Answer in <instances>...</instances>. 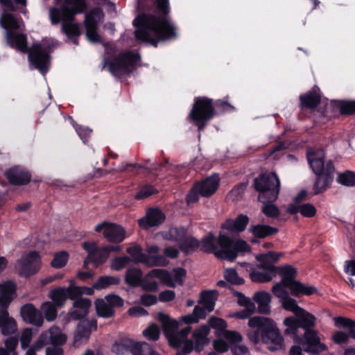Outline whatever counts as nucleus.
<instances>
[{"mask_svg":"<svg viewBox=\"0 0 355 355\" xmlns=\"http://www.w3.org/2000/svg\"><path fill=\"white\" fill-rule=\"evenodd\" d=\"M159 14H143L135 19V36L157 47L160 42L174 40L178 37L177 28L168 16L169 0H156Z\"/></svg>","mask_w":355,"mask_h":355,"instance_id":"1","label":"nucleus"},{"mask_svg":"<svg viewBox=\"0 0 355 355\" xmlns=\"http://www.w3.org/2000/svg\"><path fill=\"white\" fill-rule=\"evenodd\" d=\"M158 318L162 323L164 334L170 345L174 348L181 349L176 355H187L193 349L200 352L208 343L209 327L207 325H202L193 331V340L188 338L191 330V327L180 329V322L162 313L158 314Z\"/></svg>","mask_w":355,"mask_h":355,"instance_id":"2","label":"nucleus"},{"mask_svg":"<svg viewBox=\"0 0 355 355\" xmlns=\"http://www.w3.org/2000/svg\"><path fill=\"white\" fill-rule=\"evenodd\" d=\"M0 24L6 30V41L9 46L22 53H28L31 62L43 74L49 68L50 56L40 44H34L30 49L27 46V37L24 33H15L12 31L19 29V25L12 14L3 13L0 17Z\"/></svg>","mask_w":355,"mask_h":355,"instance_id":"3","label":"nucleus"},{"mask_svg":"<svg viewBox=\"0 0 355 355\" xmlns=\"http://www.w3.org/2000/svg\"><path fill=\"white\" fill-rule=\"evenodd\" d=\"M200 248L206 252H213L216 257L230 261L234 260L239 253L248 252L249 245L243 240L234 239L223 231L218 240L211 233L202 239Z\"/></svg>","mask_w":355,"mask_h":355,"instance_id":"4","label":"nucleus"},{"mask_svg":"<svg viewBox=\"0 0 355 355\" xmlns=\"http://www.w3.org/2000/svg\"><path fill=\"white\" fill-rule=\"evenodd\" d=\"M249 340L257 344L261 340L271 352L284 349V339L275 322L270 318L254 316L248 320Z\"/></svg>","mask_w":355,"mask_h":355,"instance_id":"5","label":"nucleus"},{"mask_svg":"<svg viewBox=\"0 0 355 355\" xmlns=\"http://www.w3.org/2000/svg\"><path fill=\"white\" fill-rule=\"evenodd\" d=\"M107 57L103 59V68L108 67L109 71L115 76L130 74L133 70V52L127 51L111 58L116 53V46L112 44H105Z\"/></svg>","mask_w":355,"mask_h":355,"instance_id":"6","label":"nucleus"},{"mask_svg":"<svg viewBox=\"0 0 355 355\" xmlns=\"http://www.w3.org/2000/svg\"><path fill=\"white\" fill-rule=\"evenodd\" d=\"M301 327L305 329L304 338L301 341L304 351L315 354L325 349V345L320 343L317 331L310 329L315 327L316 318L304 309L296 316Z\"/></svg>","mask_w":355,"mask_h":355,"instance_id":"7","label":"nucleus"},{"mask_svg":"<svg viewBox=\"0 0 355 355\" xmlns=\"http://www.w3.org/2000/svg\"><path fill=\"white\" fill-rule=\"evenodd\" d=\"M282 255V253L275 252L257 254L256 259L259 263L257 265V268L250 272V276L252 281L259 283L271 281L277 274L278 268L274 264Z\"/></svg>","mask_w":355,"mask_h":355,"instance_id":"8","label":"nucleus"},{"mask_svg":"<svg viewBox=\"0 0 355 355\" xmlns=\"http://www.w3.org/2000/svg\"><path fill=\"white\" fill-rule=\"evenodd\" d=\"M60 8H51L49 10L51 22L58 24L61 21H74L76 15L84 12L87 9L85 0H60Z\"/></svg>","mask_w":355,"mask_h":355,"instance_id":"9","label":"nucleus"},{"mask_svg":"<svg viewBox=\"0 0 355 355\" xmlns=\"http://www.w3.org/2000/svg\"><path fill=\"white\" fill-rule=\"evenodd\" d=\"M280 180L275 172L261 174L254 180V187L259 192V200L266 202V198L275 200L279 192Z\"/></svg>","mask_w":355,"mask_h":355,"instance_id":"10","label":"nucleus"},{"mask_svg":"<svg viewBox=\"0 0 355 355\" xmlns=\"http://www.w3.org/2000/svg\"><path fill=\"white\" fill-rule=\"evenodd\" d=\"M277 273H279L282 279V282L286 283L288 286L291 294L295 297L301 295H311L317 291L316 288L313 286L304 284L295 280L296 270L290 266L283 267H277Z\"/></svg>","mask_w":355,"mask_h":355,"instance_id":"11","label":"nucleus"},{"mask_svg":"<svg viewBox=\"0 0 355 355\" xmlns=\"http://www.w3.org/2000/svg\"><path fill=\"white\" fill-rule=\"evenodd\" d=\"M214 114L211 99L206 97H196L189 113V117L200 131L205 127L207 122L214 117Z\"/></svg>","mask_w":355,"mask_h":355,"instance_id":"12","label":"nucleus"},{"mask_svg":"<svg viewBox=\"0 0 355 355\" xmlns=\"http://www.w3.org/2000/svg\"><path fill=\"white\" fill-rule=\"evenodd\" d=\"M41 258L37 251H31L17 260L15 268L20 276L30 277L40 268Z\"/></svg>","mask_w":355,"mask_h":355,"instance_id":"13","label":"nucleus"},{"mask_svg":"<svg viewBox=\"0 0 355 355\" xmlns=\"http://www.w3.org/2000/svg\"><path fill=\"white\" fill-rule=\"evenodd\" d=\"M185 275L186 270L182 268H175L171 272L164 269H153L148 274V277L159 279L162 283L168 287L182 285Z\"/></svg>","mask_w":355,"mask_h":355,"instance_id":"14","label":"nucleus"},{"mask_svg":"<svg viewBox=\"0 0 355 355\" xmlns=\"http://www.w3.org/2000/svg\"><path fill=\"white\" fill-rule=\"evenodd\" d=\"M103 10L100 8H94L85 16L84 25L86 28V36L92 42H99L100 35L97 33L98 23L103 17Z\"/></svg>","mask_w":355,"mask_h":355,"instance_id":"15","label":"nucleus"},{"mask_svg":"<svg viewBox=\"0 0 355 355\" xmlns=\"http://www.w3.org/2000/svg\"><path fill=\"white\" fill-rule=\"evenodd\" d=\"M95 231L100 232L103 231L104 238L109 242L119 243L125 237V231L123 227L116 223L103 221L95 227Z\"/></svg>","mask_w":355,"mask_h":355,"instance_id":"16","label":"nucleus"},{"mask_svg":"<svg viewBox=\"0 0 355 355\" xmlns=\"http://www.w3.org/2000/svg\"><path fill=\"white\" fill-rule=\"evenodd\" d=\"M97 329V321L95 319H83L80 320L76 330L73 332V345L76 347H78L82 344L86 343L92 330Z\"/></svg>","mask_w":355,"mask_h":355,"instance_id":"17","label":"nucleus"},{"mask_svg":"<svg viewBox=\"0 0 355 355\" xmlns=\"http://www.w3.org/2000/svg\"><path fill=\"white\" fill-rule=\"evenodd\" d=\"M67 339L65 334L57 326H53L48 330L43 331L39 336L37 340L41 344H37L39 347L51 345L52 346L63 345Z\"/></svg>","mask_w":355,"mask_h":355,"instance_id":"18","label":"nucleus"},{"mask_svg":"<svg viewBox=\"0 0 355 355\" xmlns=\"http://www.w3.org/2000/svg\"><path fill=\"white\" fill-rule=\"evenodd\" d=\"M326 169L321 173H315L317 176L313 189L315 194L322 193L329 188L334 180L335 167L332 162H329Z\"/></svg>","mask_w":355,"mask_h":355,"instance_id":"19","label":"nucleus"},{"mask_svg":"<svg viewBox=\"0 0 355 355\" xmlns=\"http://www.w3.org/2000/svg\"><path fill=\"white\" fill-rule=\"evenodd\" d=\"M5 176L9 183L15 186L28 184L31 180V175L21 166H13L5 172Z\"/></svg>","mask_w":355,"mask_h":355,"instance_id":"20","label":"nucleus"},{"mask_svg":"<svg viewBox=\"0 0 355 355\" xmlns=\"http://www.w3.org/2000/svg\"><path fill=\"white\" fill-rule=\"evenodd\" d=\"M73 307L75 308L73 311H71L67 313L68 320H83L88 314L89 310L92 306V301L86 297H77L73 300Z\"/></svg>","mask_w":355,"mask_h":355,"instance_id":"21","label":"nucleus"},{"mask_svg":"<svg viewBox=\"0 0 355 355\" xmlns=\"http://www.w3.org/2000/svg\"><path fill=\"white\" fill-rule=\"evenodd\" d=\"M209 324L211 327L220 331V336L230 343H238L242 340V336L239 332L226 330L227 323L223 319L211 318L209 320Z\"/></svg>","mask_w":355,"mask_h":355,"instance_id":"22","label":"nucleus"},{"mask_svg":"<svg viewBox=\"0 0 355 355\" xmlns=\"http://www.w3.org/2000/svg\"><path fill=\"white\" fill-rule=\"evenodd\" d=\"M21 315L26 323L37 327H42L44 322L42 311L37 310L32 304H26L21 307Z\"/></svg>","mask_w":355,"mask_h":355,"instance_id":"23","label":"nucleus"},{"mask_svg":"<svg viewBox=\"0 0 355 355\" xmlns=\"http://www.w3.org/2000/svg\"><path fill=\"white\" fill-rule=\"evenodd\" d=\"M325 155L322 149L310 150L307 153L309 164L314 173H321L326 169L327 164L331 160H324Z\"/></svg>","mask_w":355,"mask_h":355,"instance_id":"24","label":"nucleus"},{"mask_svg":"<svg viewBox=\"0 0 355 355\" xmlns=\"http://www.w3.org/2000/svg\"><path fill=\"white\" fill-rule=\"evenodd\" d=\"M165 220L164 214L159 208L149 209L144 217L139 221V226L144 229L158 226Z\"/></svg>","mask_w":355,"mask_h":355,"instance_id":"25","label":"nucleus"},{"mask_svg":"<svg viewBox=\"0 0 355 355\" xmlns=\"http://www.w3.org/2000/svg\"><path fill=\"white\" fill-rule=\"evenodd\" d=\"M0 292V315H8V308L12 302V295L15 292L16 285L12 282L2 284Z\"/></svg>","mask_w":355,"mask_h":355,"instance_id":"26","label":"nucleus"},{"mask_svg":"<svg viewBox=\"0 0 355 355\" xmlns=\"http://www.w3.org/2000/svg\"><path fill=\"white\" fill-rule=\"evenodd\" d=\"M249 222V218L244 214H239L234 220L227 219L222 225L221 228L223 232H227L226 234L229 236L234 233L243 232Z\"/></svg>","mask_w":355,"mask_h":355,"instance_id":"27","label":"nucleus"},{"mask_svg":"<svg viewBox=\"0 0 355 355\" xmlns=\"http://www.w3.org/2000/svg\"><path fill=\"white\" fill-rule=\"evenodd\" d=\"M74 283L73 280L70 281V285L68 287H58L52 290L49 293V297L52 302L58 307H62L67 299L74 300L75 297L72 296V284Z\"/></svg>","mask_w":355,"mask_h":355,"instance_id":"28","label":"nucleus"},{"mask_svg":"<svg viewBox=\"0 0 355 355\" xmlns=\"http://www.w3.org/2000/svg\"><path fill=\"white\" fill-rule=\"evenodd\" d=\"M219 177L218 175H211L204 181L196 184V189L200 196L207 197L212 195L218 189L219 184Z\"/></svg>","mask_w":355,"mask_h":355,"instance_id":"29","label":"nucleus"},{"mask_svg":"<svg viewBox=\"0 0 355 355\" xmlns=\"http://www.w3.org/2000/svg\"><path fill=\"white\" fill-rule=\"evenodd\" d=\"M300 105L302 107L313 109L316 107L320 103L321 94L318 86H314L307 93L300 97Z\"/></svg>","mask_w":355,"mask_h":355,"instance_id":"30","label":"nucleus"},{"mask_svg":"<svg viewBox=\"0 0 355 355\" xmlns=\"http://www.w3.org/2000/svg\"><path fill=\"white\" fill-rule=\"evenodd\" d=\"M112 351L116 355H126L133 351V340L125 338L118 339L113 344Z\"/></svg>","mask_w":355,"mask_h":355,"instance_id":"31","label":"nucleus"},{"mask_svg":"<svg viewBox=\"0 0 355 355\" xmlns=\"http://www.w3.org/2000/svg\"><path fill=\"white\" fill-rule=\"evenodd\" d=\"M0 329L4 336L14 334L17 331V324L15 320L8 315H0Z\"/></svg>","mask_w":355,"mask_h":355,"instance_id":"32","label":"nucleus"},{"mask_svg":"<svg viewBox=\"0 0 355 355\" xmlns=\"http://www.w3.org/2000/svg\"><path fill=\"white\" fill-rule=\"evenodd\" d=\"M254 301L258 304L259 311L268 313L270 311V295L265 291L257 292L253 296Z\"/></svg>","mask_w":355,"mask_h":355,"instance_id":"33","label":"nucleus"},{"mask_svg":"<svg viewBox=\"0 0 355 355\" xmlns=\"http://www.w3.org/2000/svg\"><path fill=\"white\" fill-rule=\"evenodd\" d=\"M218 293L216 291H203L201 293L199 303L202 305L207 312H211L214 309Z\"/></svg>","mask_w":355,"mask_h":355,"instance_id":"34","label":"nucleus"},{"mask_svg":"<svg viewBox=\"0 0 355 355\" xmlns=\"http://www.w3.org/2000/svg\"><path fill=\"white\" fill-rule=\"evenodd\" d=\"M121 282V278L118 276L103 275L98 278L93 284V288L96 290L105 289L113 285H119Z\"/></svg>","mask_w":355,"mask_h":355,"instance_id":"35","label":"nucleus"},{"mask_svg":"<svg viewBox=\"0 0 355 355\" xmlns=\"http://www.w3.org/2000/svg\"><path fill=\"white\" fill-rule=\"evenodd\" d=\"M95 309L98 316L103 318H112L114 315L115 311L105 302V300L97 299L95 301Z\"/></svg>","mask_w":355,"mask_h":355,"instance_id":"36","label":"nucleus"},{"mask_svg":"<svg viewBox=\"0 0 355 355\" xmlns=\"http://www.w3.org/2000/svg\"><path fill=\"white\" fill-rule=\"evenodd\" d=\"M249 232L256 237L265 238L277 233L278 230L269 225H252L249 229Z\"/></svg>","mask_w":355,"mask_h":355,"instance_id":"37","label":"nucleus"},{"mask_svg":"<svg viewBox=\"0 0 355 355\" xmlns=\"http://www.w3.org/2000/svg\"><path fill=\"white\" fill-rule=\"evenodd\" d=\"M206 310L202 306H196L193 313L187 315H184L181 318L180 322L185 324H191L198 322L200 319H202L206 315Z\"/></svg>","mask_w":355,"mask_h":355,"instance_id":"38","label":"nucleus"},{"mask_svg":"<svg viewBox=\"0 0 355 355\" xmlns=\"http://www.w3.org/2000/svg\"><path fill=\"white\" fill-rule=\"evenodd\" d=\"M186 229L183 227H171L168 232L162 233V236L166 240L181 241L186 234Z\"/></svg>","mask_w":355,"mask_h":355,"instance_id":"39","label":"nucleus"},{"mask_svg":"<svg viewBox=\"0 0 355 355\" xmlns=\"http://www.w3.org/2000/svg\"><path fill=\"white\" fill-rule=\"evenodd\" d=\"M57 307L51 302H46L42 304L41 309L47 321L52 322L55 320L58 315Z\"/></svg>","mask_w":355,"mask_h":355,"instance_id":"40","label":"nucleus"},{"mask_svg":"<svg viewBox=\"0 0 355 355\" xmlns=\"http://www.w3.org/2000/svg\"><path fill=\"white\" fill-rule=\"evenodd\" d=\"M73 21H63L62 31L68 37H76L80 35V28L78 24L73 23Z\"/></svg>","mask_w":355,"mask_h":355,"instance_id":"41","label":"nucleus"},{"mask_svg":"<svg viewBox=\"0 0 355 355\" xmlns=\"http://www.w3.org/2000/svg\"><path fill=\"white\" fill-rule=\"evenodd\" d=\"M131 261V258L128 256L115 257L110 261V268L112 270L119 271L126 268Z\"/></svg>","mask_w":355,"mask_h":355,"instance_id":"42","label":"nucleus"},{"mask_svg":"<svg viewBox=\"0 0 355 355\" xmlns=\"http://www.w3.org/2000/svg\"><path fill=\"white\" fill-rule=\"evenodd\" d=\"M135 355H160L145 342L135 343Z\"/></svg>","mask_w":355,"mask_h":355,"instance_id":"43","label":"nucleus"},{"mask_svg":"<svg viewBox=\"0 0 355 355\" xmlns=\"http://www.w3.org/2000/svg\"><path fill=\"white\" fill-rule=\"evenodd\" d=\"M288 289L289 288L288 286L286 285V283H283V282L281 281L272 286V292L281 302L290 296Z\"/></svg>","mask_w":355,"mask_h":355,"instance_id":"44","label":"nucleus"},{"mask_svg":"<svg viewBox=\"0 0 355 355\" xmlns=\"http://www.w3.org/2000/svg\"><path fill=\"white\" fill-rule=\"evenodd\" d=\"M284 324L286 327L285 329L286 334L295 335L297 329L301 327L298 318L288 317L284 320Z\"/></svg>","mask_w":355,"mask_h":355,"instance_id":"45","label":"nucleus"},{"mask_svg":"<svg viewBox=\"0 0 355 355\" xmlns=\"http://www.w3.org/2000/svg\"><path fill=\"white\" fill-rule=\"evenodd\" d=\"M274 201L266 198V202H261L263 203L261 211L267 217L276 218L279 214V209L272 203Z\"/></svg>","mask_w":355,"mask_h":355,"instance_id":"46","label":"nucleus"},{"mask_svg":"<svg viewBox=\"0 0 355 355\" xmlns=\"http://www.w3.org/2000/svg\"><path fill=\"white\" fill-rule=\"evenodd\" d=\"M92 263L98 267L105 263L108 259L107 252L105 251L103 247L98 248V249L90 255Z\"/></svg>","mask_w":355,"mask_h":355,"instance_id":"47","label":"nucleus"},{"mask_svg":"<svg viewBox=\"0 0 355 355\" xmlns=\"http://www.w3.org/2000/svg\"><path fill=\"white\" fill-rule=\"evenodd\" d=\"M282 306L286 311H291L297 316V314L302 311V308L300 307L295 300L291 297L290 296L286 299L281 301Z\"/></svg>","mask_w":355,"mask_h":355,"instance_id":"48","label":"nucleus"},{"mask_svg":"<svg viewBox=\"0 0 355 355\" xmlns=\"http://www.w3.org/2000/svg\"><path fill=\"white\" fill-rule=\"evenodd\" d=\"M69 254L65 251L55 253L53 259L51 262V265L55 268H62L66 266Z\"/></svg>","mask_w":355,"mask_h":355,"instance_id":"49","label":"nucleus"},{"mask_svg":"<svg viewBox=\"0 0 355 355\" xmlns=\"http://www.w3.org/2000/svg\"><path fill=\"white\" fill-rule=\"evenodd\" d=\"M199 245L200 243L197 239L192 236H189L181 241L180 248L182 251L189 253L196 249Z\"/></svg>","mask_w":355,"mask_h":355,"instance_id":"50","label":"nucleus"},{"mask_svg":"<svg viewBox=\"0 0 355 355\" xmlns=\"http://www.w3.org/2000/svg\"><path fill=\"white\" fill-rule=\"evenodd\" d=\"M143 334L148 340H157L160 336L159 327L155 324H152L143 331Z\"/></svg>","mask_w":355,"mask_h":355,"instance_id":"51","label":"nucleus"},{"mask_svg":"<svg viewBox=\"0 0 355 355\" xmlns=\"http://www.w3.org/2000/svg\"><path fill=\"white\" fill-rule=\"evenodd\" d=\"M338 182L343 185L348 187L355 186V173L347 171L340 174L338 177Z\"/></svg>","mask_w":355,"mask_h":355,"instance_id":"52","label":"nucleus"},{"mask_svg":"<svg viewBox=\"0 0 355 355\" xmlns=\"http://www.w3.org/2000/svg\"><path fill=\"white\" fill-rule=\"evenodd\" d=\"M224 276L226 281L232 284L240 285L244 283L243 279L238 275L234 269H227L225 272Z\"/></svg>","mask_w":355,"mask_h":355,"instance_id":"53","label":"nucleus"},{"mask_svg":"<svg viewBox=\"0 0 355 355\" xmlns=\"http://www.w3.org/2000/svg\"><path fill=\"white\" fill-rule=\"evenodd\" d=\"M144 262L147 265L162 266H165L168 263V261L165 257L159 254L152 255L150 257H148V259H144Z\"/></svg>","mask_w":355,"mask_h":355,"instance_id":"54","label":"nucleus"},{"mask_svg":"<svg viewBox=\"0 0 355 355\" xmlns=\"http://www.w3.org/2000/svg\"><path fill=\"white\" fill-rule=\"evenodd\" d=\"M246 184L242 183L234 187L228 194V197L232 201H236L239 200L246 189Z\"/></svg>","mask_w":355,"mask_h":355,"instance_id":"55","label":"nucleus"},{"mask_svg":"<svg viewBox=\"0 0 355 355\" xmlns=\"http://www.w3.org/2000/svg\"><path fill=\"white\" fill-rule=\"evenodd\" d=\"M105 302L114 310L116 307H121L123 305V300L117 295L108 294L103 298Z\"/></svg>","mask_w":355,"mask_h":355,"instance_id":"56","label":"nucleus"},{"mask_svg":"<svg viewBox=\"0 0 355 355\" xmlns=\"http://www.w3.org/2000/svg\"><path fill=\"white\" fill-rule=\"evenodd\" d=\"M156 193H157V189L150 185H145L142 187L137 195L135 196V198L144 199Z\"/></svg>","mask_w":355,"mask_h":355,"instance_id":"57","label":"nucleus"},{"mask_svg":"<svg viewBox=\"0 0 355 355\" xmlns=\"http://www.w3.org/2000/svg\"><path fill=\"white\" fill-rule=\"evenodd\" d=\"M32 337H33L32 329L26 328L22 331V334H21V336L20 338V341H21V347L23 349H25L28 347V345L32 340Z\"/></svg>","mask_w":355,"mask_h":355,"instance_id":"58","label":"nucleus"},{"mask_svg":"<svg viewBox=\"0 0 355 355\" xmlns=\"http://www.w3.org/2000/svg\"><path fill=\"white\" fill-rule=\"evenodd\" d=\"M72 296L76 299L77 297H81V295L83 294L86 295H92L94 293V291L91 288H88L86 286H76L73 285V283L72 284Z\"/></svg>","mask_w":355,"mask_h":355,"instance_id":"59","label":"nucleus"},{"mask_svg":"<svg viewBox=\"0 0 355 355\" xmlns=\"http://www.w3.org/2000/svg\"><path fill=\"white\" fill-rule=\"evenodd\" d=\"M18 345V338L16 337L10 336L5 341V349L8 350L9 354H17L16 352V347Z\"/></svg>","mask_w":355,"mask_h":355,"instance_id":"60","label":"nucleus"},{"mask_svg":"<svg viewBox=\"0 0 355 355\" xmlns=\"http://www.w3.org/2000/svg\"><path fill=\"white\" fill-rule=\"evenodd\" d=\"M316 213L313 205L306 203L300 205V214L305 217H313Z\"/></svg>","mask_w":355,"mask_h":355,"instance_id":"61","label":"nucleus"},{"mask_svg":"<svg viewBox=\"0 0 355 355\" xmlns=\"http://www.w3.org/2000/svg\"><path fill=\"white\" fill-rule=\"evenodd\" d=\"M238 304L245 308L256 309L255 304L251 299L245 297L243 294L239 293L237 294Z\"/></svg>","mask_w":355,"mask_h":355,"instance_id":"62","label":"nucleus"},{"mask_svg":"<svg viewBox=\"0 0 355 355\" xmlns=\"http://www.w3.org/2000/svg\"><path fill=\"white\" fill-rule=\"evenodd\" d=\"M335 325L343 327H355V322L343 317H337L334 318Z\"/></svg>","mask_w":355,"mask_h":355,"instance_id":"63","label":"nucleus"},{"mask_svg":"<svg viewBox=\"0 0 355 355\" xmlns=\"http://www.w3.org/2000/svg\"><path fill=\"white\" fill-rule=\"evenodd\" d=\"M340 112L346 114L355 113V101L344 102L340 106Z\"/></svg>","mask_w":355,"mask_h":355,"instance_id":"64","label":"nucleus"}]
</instances>
